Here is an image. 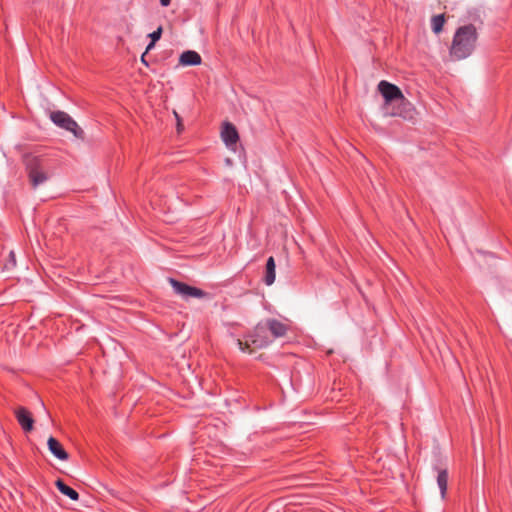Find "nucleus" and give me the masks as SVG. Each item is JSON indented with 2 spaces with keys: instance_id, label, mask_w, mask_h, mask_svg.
<instances>
[{
  "instance_id": "nucleus-1",
  "label": "nucleus",
  "mask_w": 512,
  "mask_h": 512,
  "mask_svg": "<svg viewBox=\"0 0 512 512\" xmlns=\"http://www.w3.org/2000/svg\"><path fill=\"white\" fill-rule=\"evenodd\" d=\"M477 41V31L474 25L468 24L459 27L453 37L450 47V56L455 60L469 57Z\"/></svg>"
},
{
  "instance_id": "nucleus-2",
  "label": "nucleus",
  "mask_w": 512,
  "mask_h": 512,
  "mask_svg": "<svg viewBox=\"0 0 512 512\" xmlns=\"http://www.w3.org/2000/svg\"><path fill=\"white\" fill-rule=\"evenodd\" d=\"M273 342L272 337L266 330L263 322H259L253 331L247 335L245 341L240 339L237 340V346L242 352L251 353L250 345H254L256 348H265Z\"/></svg>"
},
{
  "instance_id": "nucleus-3",
  "label": "nucleus",
  "mask_w": 512,
  "mask_h": 512,
  "mask_svg": "<svg viewBox=\"0 0 512 512\" xmlns=\"http://www.w3.org/2000/svg\"><path fill=\"white\" fill-rule=\"evenodd\" d=\"M50 120L59 128L71 132L77 139L84 140L85 133L77 122L64 111H53L50 113Z\"/></svg>"
},
{
  "instance_id": "nucleus-4",
  "label": "nucleus",
  "mask_w": 512,
  "mask_h": 512,
  "mask_svg": "<svg viewBox=\"0 0 512 512\" xmlns=\"http://www.w3.org/2000/svg\"><path fill=\"white\" fill-rule=\"evenodd\" d=\"M169 282L174 292L184 299L202 298L205 296V292L199 288L189 286L186 283L177 281L173 278H170Z\"/></svg>"
},
{
  "instance_id": "nucleus-5",
  "label": "nucleus",
  "mask_w": 512,
  "mask_h": 512,
  "mask_svg": "<svg viewBox=\"0 0 512 512\" xmlns=\"http://www.w3.org/2000/svg\"><path fill=\"white\" fill-rule=\"evenodd\" d=\"M26 167L32 186L34 188L47 180V175L40 170V162L37 157H31L26 161Z\"/></svg>"
},
{
  "instance_id": "nucleus-6",
  "label": "nucleus",
  "mask_w": 512,
  "mask_h": 512,
  "mask_svg": "<svg viewBox=\"0 0 512 512\" xmlns=\"http://www.w3.org/2000/svg\"><path fill=\"white\" fill-rule=\"evenodd\" d=\"M378 90L383 96L386 104L392 103L393 101L404 100V95L400 88L388 81H380L378 84Z\"/></svg>"
},
{
  "instance_id": "nucleus-7",
  "label": "nucleus",
  "mask_w": 512,
  "mask_h": 512,
  "mask_svg": "<svg viewBox=\"0 0 512 512\" xmlns=\"http://www.w3.org/2000/svg\"><path fill=\"white\" fill-rule=\"evenodd\" d=\"M262 322L273 340L285 336L288 331L287 325L277 319L269 318Z\"/></svg>"
},
{
  "instance_id": "nucleus-8",
  "label": "nucleus",
  "mask_w": 512,
  "mask_h": 512,
  "mask_svg": "<svg viewBox=\"0 0 512 512\" xmlns=\"http://www.w3.org/2000/svg\"><path fill=\"white\" fill-rule=\"evenodd\" d=\"M221 137L228 148H233L236 146L239 140V134L235 126L229 122L224 123L221 130Z\"/></svg>"
},
{
  "instance_id": "nucleus-9",
  "label": "nucleus",
  "mask_w": 512,
  "mask_h": 512,
  "mask_svg": "<svg viewBox=\"0 0 512 512\" xmlns=\"http://www.w3.org/2000/svg\"><path fill=\"white\" fill-rule=\"evenodd\" d=\"M15 416L21 428L25 432H30L33 429L34 420L31 413L24 407H19L15 411Z\"/></svg>"
},
{
  "instance_id": "nucleus-10",
  "label": "nucleus",
  "mask_w": 512,
  "mask_h": 512,
  "mask_svg": "<svg viewBox=\"0 0 512 512\" xmlns=\"http://www.w3.org/2000/svg\"><path fill=\"white\" fill-rule=\"evenodd\" d=\"M49 451L59 460L65 461L69 458L68 453L63 448L62 444L55 439L50 437L47 442Z\"/></svg>"
},
{
  "instance_id": "nucleus-11",
  "label": "nucleus",
  "mask_w": 512,
  "mask_h": 512,
  "mask_svg": "<svg viewBox=\"0 0 512 512\" xmlns=\"http://www.w3.org/2000/svg\"><path fill=\"white\" fill-rule=\"evenodd\" d=\"M201 56L193 50L184 51L179 58V63L182 66H196L201 64Z\"/></svg>"
},
{
  "instance_id": "nucleus-12",
  "label": "nucleus",
  "mask_w": 512,
  "mask_h": 512,
  "mask_svg": "<svg viewBox=\"0 0 512 512\" xmlns=\"http://www.w3.org/2000/svg\"><path fill=\"white\" fill-rule=\"evenodd\" d=\"M275 268H276L275 260L271 256L267 259L266 268H265L264 283L267 286H270L275 282V277H276Z\"/></svg>"
},
{
  "instance_id": "nucleus-13",
  "label": "nucleus",
  "mask_w": 512,
  "mask_h": 512,
  "mask_svg": "<svg viewBox=\"0 0 512 512\" xmlns=\"http://www.w3.org/2000/svg\"><path fill=\"white\" fill-rule=\"evenodd\" d=\"M437 472V485L440 490L441 498L444 499L448 487V472L446 469H439Z\"/></svg>"
},
{
  "instance_id": "nucleus-14",
  "label": "nucleus",
  "mask_w": 512,
  "mask_h": 512,
  "mask_svg": "<svg viewBox=\"0 0 512 512\" xmlns=\"http://www.w3.org/2000/svg\"><path fill=\"white\" fill-rule=\"evenodd\" d=\"M55 484L58 490L65 496L69 497L71 500L77 501L79 499L78 492L66 485L61 479H58Z\"/></svg>"
},
{
  "instance_id": "nucleus-15",
  "label": "nucleus",
  "mask_w": 512,
  "mask_h": 512,
  "mask_svg": "<svg viewBox=\"0 0 512 512\" xmlns=\"http://www.w3.org/2000/svg\"><path fill=\"white\" fill-rule=\"evenodd\" d=\"M445 23L444 15L439 14L432 17L431 26L432 30L437 34L442 31L443 25Z\"/></svg>"
},
{
  "instance_id": "nucleus-16",
  "label": "nucleus",
  "mask_w": 512,
  "mask_h": 512,
  "mask_svg": "<svg viewBox=\"0 0 512 512\" xmlns=\"http://www.w3.org/2000/svg\"><path fill=\"white\" fill-rule=\"evenodd\" d=\"M161 35H162V27H158L155 31L150 33L148 35V37L151 39V41L157 42L161 38Z\"/></svg>"
},
{
  "instance_id": "nucleus-17",
  "label": "nucleus",
  "mask_w": 512,
  "mask_h": 512,
  "mask_svg": "<svg viewBox=\"0 0 512 512\" xmlns=\"http://www.w3.org/2000/svg\"><path fill=\"white\" fill-rule=\"evenodd\" d=\"M155 43H156V42L151 41V42L147 45V47H146V52H145V53H147L148 51H150V50L155 46Z\"/></svg>"
},
{
  "instance_id": "nucleus-18",
  "label": "nucleus",
  "mask_w": 512,
  "mask_h": 512,
  "mask_svg": "<svg viewBox=\"0 0 512 512\" xmlns=\"http://www.w3.org/2000/svg\"><path fill=\"white\" fill-rule=\"evenodd\" d=\"M174 115H175V117L177 119V122H178V131H180L181 130L180 117H179V115L175 111H174Z\"/></svg>"
},
{
  "instance_id": "nucleus-19",
  "label": "nucleus",
  "mask_w": 512,
  "mask_h": 512,
  "mask_svg": "<svg viewBox=\"0 0 512 512\" xmlns=\"http://www.w3.org/2000/svg\"><path fill=\"white\" fill-rule=\"evenodd\" d=\"M160 2L162 6L166 7L171 3V0H160Z\"/></svg>"
},
{
  "instance_id": "nucleus-20",
  "label": "nucleus",
  "mask_w": 512,
  "mask_h": 512,
  "mask_svg": "<svg viewBox=\"0 0 512 512\" xmlns=\"http://www.w3.org/2000/svg\"><path fill=\"white\" fill-rule=\"evenodd\" d=\"M10 259L13 262V265H15V254L13 251L10 252Z\"/></svg>"
},
{
  "instance_id": "nucleus-21",
  "label": "nucleus",
  "mask_w": 512,
  "mask_h": 512,
  "mask_svg": "<svg viewBox=\"0 0 512 512\" xmlns=\"http://www.w3.org/2000/svg\"><path fill=\"white\" fill-rule=\"evenodd\" d=\"M145 54H146V53H144V54L141 56V61H142L145 65H148V63H147V62H146V60H145Z\"/></svg>"
}]
</instances>
